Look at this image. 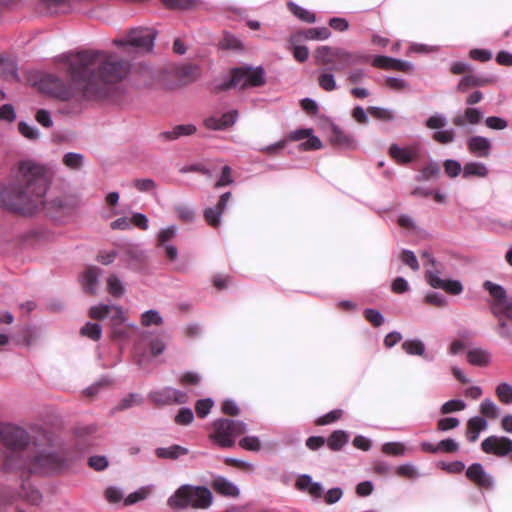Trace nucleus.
<instances>
[{
    "instance_id": "13d9d810",
    "label": "nucleus",
    "mask_w": 512,
    "mask_h": 512,
    "mask_svg": "<svg viewBox=\"0 0 512 512\" xmlns=\"http://www.w3.org/2000/svg\"><path fill=\"white\" fill-rule=\"evenodd\" d=\"M440 167L437 163L431 162L427 164L421 171V176L419 180H429L432 177H435L439 174Z\"/></svg>"
},
{
    "instance_id": "49530a36",
    "label": "nucleus",
    "mask_w": 512,
    "mask_h": 512,
    "mask_svg": "<svg viewBox=\"0 0 512 512\" xmlns=\"http://www.w3.org/2000/svg\"><path fill=\"white\" fill-rule=\"evenodd\" d=\"M496 395L505 404L512 403V386L508 383H500L496 387Z\"/></svg>"
},
{
    "instance_id": "f03ea898",
    "label": "nucleus",
    "mask_w": 512,
    "mask_h": 512,
    "mask_svg": "<svg viewBox=\"0 0 512 512\" xmlns=\"http://www.w3.org/2000/svg\"><path fill=\"white\" fill-rule=\"evenodd\" d=\"M0 441L10 453L4 462V466L8 468L57 472L70 467L77 458L76 453L62 442L49 441L46 445L34 449L33 457L23 460L24 455H28L25 448L30 437L24 428L13 423H0Z\"/></svg>"
},
{
    "instance_id": "39448f33",
    "label": "nucleus",
    "mask_w": 512,
    "mask_h": 512,
    "mask_svg": "<svg viewBox=\"0 0 512 512\" xmlns=\"http://www.w3.org/2000/svg\"><path fill=\"white\" fill-rule=\"evenodd\" d=\"M265 83V72L262 67H240L231 72L228 81L220 83L217 88L227 90L230 88L244 89L258 87Z\"/></svg>"
},
{
    "instance_id": "f3484780",
    "label": "nucleus",
    "mask_w": 512,
    "mask_h": 512,
    "mask_svg": "<svg viewBox=\"0 0 512 512\" xmlns=\"http://www.w3.org/2000/svg\"><path fill=\"white\" fill-rule=\"evenodd\" d=\"M466 476L480 487L491 488L493 486V478L484 470L480 463L470 465L466 470Z\"/></svg>"
},
{
    "instance_id": "052dcab7",
    "label": "nucleus",
    "mask_w": 512,
    "mask_h": 512,
    "mask_svg": "<svg viewBox=\"0 0 512 512\" xmlns=\"http://www.w3.org/2000/svg\"><path fill=\"white\" fill-rule=\"evenodd\" d=\"M213 406V401L210 398L207 399H201L197 401L195 410L199 417H205L210 412L211 408Z\"/></svg>"
},
{
    "instance_id": "a18cd8bd",
    "label": "nucleus",
    "mask_w": 512,
    "mask_h": 512,
    "mask_svg": "<svg viewBox=\"0 0 512 512\" xmlns=\"http://www.w3.org/2000/svg\"><path fill=\"white\" fill-rule=\"evenodd\" d=\"M396 473L401 477L409 479H415L420 476L417 467L411 463H405L398 466L396 469Z\"/></svg>"
},
{
    "instance_id": "774afa93",
    "label": "nucleus",
    "mask_w": 512,
    "mask_h": 512,
    "mask_svg": "<svg viewBox=\"0 0 512 512\" xmlns=\"http://www.w3.org/2000/svg\"><path fill=\"white\" fill-rule=\"evenodd\" d=\"M343 495V491L341 488L335 487L329 489L324 495V500L327 504L331 505L338 502Z\"/></svg>"
},
{
    "instance_id": "0e129e2a",
    "label": "nucleus",
    "mask_w": 512,
    "mask_h": 512,
    "mask_svg": "<svg viewBox=\"0 0 512 512\" xmlns=\"http://www.w3.org/2000/svg\"><path fill=\"white\" fill-rule=\"evenodd\" d=\"M342 415H343V411L341 409H335V410L323 415L322 417H320L317 420V424L318 425H327V424L333 423L336 420L340 419L342 417Z\"/></svg>"
},
{
    "instance_id": "de8ad7c7",
    "label": "nucleus",
    "mask_w": 512,
    "mask_h": 512,
    "mask_svg": "<svg viewBox=\"0 0 512 512\" xmlns=\"http://www.w3.org/2000/svg\"><path fill=\"white\" fill-rule=\"evenodd\" d=\"M133 186L139 192H145V193L154 192L157 188V184L151 178L135 179L133 181Z\"/></svg>"
},
{
    "instance_id": "4be33fe9",
    "label": "nucleus",
    "mask_w": 512,
    "mask_h": 512,
    "mask_svg": "<svg viewBox=\"0 0 512 512\" xmlns=\"http://www.w3.org/2000/svg\"><path fill=\"white\" fill-rule=\"evenodd\" d=\"M483 113L478 108L468 107L462 114L453 118V124L457 127H464L467 124L477 125L481 122Z\"/></svg>"
},
{
    "instance_id": "f8f14e48",
    "label": "nucleus",
    "mask_w": 512,
    "mask_h": 512,
    "mask_svg": "<svg viewBox=\"0 0 512 512\" xmlns=\"http://www.w3.org/2000/svg\"><path fill=\"white\" fill-rule=\"evenodd\" d=\"M481 449L487 454L498 457L510 455L512 458V440L504 436L492 435L487 437L482 441Z\"/></svg>"
},
{
    "instance_id": "bb28decb",
    "label": "nucleus",
    "mask_w": 512,
    "mask_h": 512,
    "mask_svg": "<svg viewBox=\"0 0 512 512\" xmlns=\"http://www.w3.org/2000/svg\"><path fill=\"white\" fill-rule=\"evenodd\" d=\"M188 449L180 445H171L169 447H160L155 450V454L163 459H178L188 454Z\"/></svg>"
},
{
    "instance_id": "f704fd0d",
    "label": "nucleus",
    "mask_w": 512,
    "mask_h": 512,
    "mask_svg": "<svg viewBox=\"0 0 512 512\" xmlns=\"http://www.w3.org/2000/svg\"><path fill=\"white\" fill-rule=\"evenodd\" d=\"M288 7L290 9V11L297 17L299 18L300 20L304 21V22H307V23H314L316 21V17H315V14L302 8L301 6L293 3V2H289L288 3Z\"/></svg>"
},
{
    "instance_id": "4c0bfd02",
    "label": "nucleus",
    "mask_w": 512,
    "mask_h": 512,
    "mask_svg": "<svg viewBox=\"0 0 512 512\" xmlns=\"http://www.w3.org/2000/svg\"><path fill=\"white\" fill-rule=\"evenodd\" d=\"M318 84L325 91H334L337 84L331 71L325 70L318 76Z\"/></svg>"
},
{
    "instance_id": "c756f323",
    "label": "nucleus",
    "mask_w": 512,
    "mask_h": 512,
    "mask_svg": "<svg viewBox=\"0 0 512 512\" xmlns=\"http://www.w3.org/2000/svg\"><path fill=\"white\" fill-rule=\"evenodd\" d=\"M402 349L409 355L422 356L427 360H432L431 357L425 354V345L419 339L406 340L402 343Z\"/></svg>"
},
{
    "instance_id": "423d86ee",
    "label": "nucleus",
    "mask_w": 512,
    "mask_h": 512,
    "mask_svg": "<svg viewBox=\"0 0 512 512\" xmlns=\"http://www.w3.org/2000/svg\"><path fill=\"white\" fill-rule=\"evenodd\" d=\"M214 431L210 438L220 447H231L235 439L246 432L247 425L241 421L218 419L213 423Z\"/></svg>"
},
{
    "instance_id": "412c9836",
    "label": "nucleus",
    "mask_w": 512,
    "mask_h": 512,
    "mask_svg": "<svg viewBox=\"0 0 512 512\" xmlns=\"http://www.w3.org/2000/svg\"><path fill=\"white\" fill-rule=\"evenodd\" d=\"M390 156L399 164H407L412 162L418 155L416 147L402 148L396 144H392L389 148Z\"/></svg>"
},
{
    "instance_id": "ddd939ff",
    "label": "nucleus",
    "mask_w": 512,
    "mask_h": 512,
    "mask_svg": "<svg viewBox=\"0 0 512 512\" xmlns=\"http://www.w3.org/2000/svg\"><path fill=\"white\" fill-rule=\"evenodd\" d=\"M238 117L237 110H230L222 115L213 114L206 117L203 124L209 130L221 131L232 127L238 120Z\"/></svg>"
},
{
    "instance_id": "c85d7f7f",
    "label": "nucleus",
    "mask_w": 512,
    "mask_h": 512,
    "mask_svg": "<svg viewBox=\"0 0 512 512\" xmlns=\"http://www.w3.org/2000/svg\"><path fill=\"white\" fill-rule=\"evenodd\" d=\"M213 486L215 490L222 495L230 497H237L239 495L238 487L225 478L220 477L215 479Z\"/></svg>"
},
{
    "instance_id": "6e6552de",
    "label": "nucleus",
    "mask_w": 512,
    "mask_h": 512,
    "mask_svg": "<svg viewBox=\"0 0 512 512\" xmlns=\"http://www.w3.org/2000/svg\"><path fill=\"white\" fill-rule=\"evenodd\" d=\"M484 287L493 298L491 304L493 314L499 320L510 319L512 321V302L508 301L504 288L490 281H486Z\"/></svg>"
},
{
    "instance_id": "6e6d98bb",
    "label": "nucleus",
    "mask_w": 512,
    "mask_h": 512,
    "mask_svg": "<svg viewBox=\"0 0 512 512\" xmlns=\"http://www.w3.org/2000/svg\"><path fill=\"white\" fill-rule=\"evenodd\" d=\"M175 212L178 217L185 222H192L195 217L194 210L187 205H177L175 206Z\"/></svg>"
},
{
    "instance_id": "e2e57ef3",
    "label": "nucleus",
    "mask_w": 512,
    "mask_h": 512,
    "mask_svg": "<svg viewBox=\"0 0 512 512\" xmlns=\"http://www.w3.org/2000/svg\"><path fill=\"white\" fill-rule=\"evenodd\" d=\"M194 419V415L191 409L182 408L179 410L178 414L175 417V421L179 425H188Z\"/></svg>"
},
{
    "instance_id": "e433bc0d",
    "label": "nucleus",
    "mask_w": 512,
    "mask_h": 512,
    "mask_svg": "<svg viewBox=\"0 0 512 512\" xmlns=\"http://www.w3.org/2000/svg\"><path fill=\"white\" fill-rule=\"evenodd\" d=\"M107 289L114 297H121L125 292L122 281L116 275H110L107 278Z\"/></svg>"
},
{
    "instance_id": "a19ab883",
    "label": "nucleus",
    "mask_w": 512,
    "mask_h": 512,
    "mask_svg": "<svg viewBox=\"0 0 512 512\" xmlns=\"http://www.w3.org/2000/svg\"><path fill=\"white\" fill-rule=\"evenodd\" d=\"M368 113L371 116L383 121H392L395 119L394 111L387 108L371 106L368 108Z\"/></svg>"
},
{
    "instance_id": "bf43d9fd",
    "label": "nucleus",
    "mask_w": 512,
    "mask_h": 512,
    "mask_svg": "<svg viewBox=\"0 0 512 512\" xmlns=\"http://www.w3.org/2000/svg\"><path fill=\"white\" fill-rule=\"evenodd\" d=\"M19 132L28 139H36L39 137V131L35 126H31L27 123L20 122L18 124Z\"/></svg>"
},
{
    "instance_id": "20e7f679",
    "label": "nucleus",
    "mask_w": 512,
    "mask_h": 512,
    "mask_svg": "<svg viewBox=\"0 0 512 512\" xmlns=\"http://www.w3.org/2000/svg\"><path fill=\"white\" fill-rule=\"evenodd\" d=\"M212 493L206 487L182 485L168 498V505L174 509L186 507L208 508L212 503Z\"/></svg>"
},
{
    "instance_id": "8fccbe9b",
    "label": "nucleus",
    "mask_w": 512,
    "mask_h": 512,
    "mask_svg": "<svg viewBox=\"0 0 512 512\" xmlns=\"http://www.w3.org/2000/svg\"><path fill=\"white\" fill-rule=\"evenodd\" d=\"M465 407H466V404L464 401L454 399V400H449V401L445 402L441 406L440 411L442 414H450L453 412L462 411L465 409Z\"/></svg>"
},
{
    "instance_id": "58836bf2",
    "label": "nucleus",
    "mask_w": 512,
    "mask_h": 512,
    "mask_svg": "<svg viewBox=\"0 0 512 512\" xmlns=\"http://www.w3.org/2000/svg\"><path fill=\"white\" fill-rule=\"evenodd\" d=\"M479 410L481 414L490 419H496L500 414L499 407L490 399L483 400Z\"/></svg>"
},
{
    "instance_id": "1a4fd4ad",
    "label": "nucleus",
    "mask_w": 512,
    "mask_h": 512,
    "mask_svg": "<svg viewBox=\"0 0 512 512\" xmlns=\"http://www.w3.org/2000/svg\"><path fill=\"white\" fill-rule=\"evenodd\" d=\"M89 315L91 318L97 320L109 318L113 328V334L118 337L125 336L123 329L118 328V326L122 325L126 320L121 307L99 304L90 308Z\"/></svg>"
},
{
    "instance_id": "69168bd1",
    "label": "nucleus",
    "mask_w": 512,
    "mask_h": 512,
    "mask_svg": "<svg viewBox=\"0 0 512 512\" xmlns=\"http://www.w3.org/2000/svg\"><path fill=\"white\" fill-rule=\"evenodd\" d=\"M300 147L303 150H317V149L322 148V142L317 136L313 135V132H312L310 134V136L306 137V141L303 142L300 145Z\"/></svg>"
},
{
    "instance_id": "680f3d73",
    "label": "nucleus",
    "mask_w": 512,
    "mask_h": 512,
    "mask_svg": "<svg viewBox=\"0 0 512 512\" xmlns=\"http://www.w3.org/2000/svg\"><path fill=\"white\" fill-rule=\"evenodd\" d=\"M425 301L437 307H444L447 305V298L438 292H430L425 296Z\"/></svg>"
},
{
    "instance_id": "2f4dec72",
    "label": "nucleus",
    "mask_w": 512,
    "mask_h": 512,
    "mask_svg": "<svg viewBox=\"0 0 512 512\" xmlns=\"http://www.w3.org/2000/svg\"><path fill=\"white\" fill-rule=\"evenodd\" d=\"M195 132L196 127L193 124H182L174 127L171 131L163 133V135L170 140H174L181 136L192 135Z\"/></svg>"
},
{
    "instance_id": "393cba45",
    "label": "nucleus",
    "mask_w": 512,
    "mask_h": 512,
    "mask_svg": "<svg viewBox=\"0 0 512 512\" xmlns=\"http://www.w3.org/2000/svg\"><path fill=\"white\" fill-rule=\"evenodd\" d=\"M489 174L488 167L482 163L477 161L467 162L463 167V178H486Z\"/></svg>"
},
{
    "instance_id": "4d7b16f0",
    "label": "nucleus",
    "mask_w": 512,
    "mask_h": 512,
    "mask_svg": "<svg viewBox=\"0 0 512 512\" xmlns=\"http://www.w3.org/2000/svg\"><path fill=\"white\" fill-rule=\"evenodd\" d=\"M485 125L492 130H504L508 127V122L504 118L490 116L485 119Z\"/></svg>"
},
{
    "instance_id": "b1692460",
    "label": "nucleus",
    "mask_w": 512,
    "mask_h": 512,
    "mask_svg": "<svg viewBox=\"0 0 512 512\" xmlns=\"http://www.w3.org/2000/svg\"><path fill=\"white\" fill-rule=\"evenodd\" d=\"M487 427L488 422L482 417L476 416L469 419L467 423V439L470 442H475L478 439L480 432L486 430Z\"/></svg>"
},
{
    "instance_id": "aec40b11",
    "label": "nucleus",
    "mask_w": 512,
    "mask_h": 512,
    "mask_svg": "<svg viewBox=\"0 0 512 512\" xmlns=\"http://www.w3.org/2000/svg\"><path fill=\"white\" fill-rule=\"evenodd\" d=\"M468 150L478 157H488L491 150V142L483 136H472L467 140Z\"/></svg>"
},
{
    "instance_id": "6ab92c4d",
    "label": "nucleus",
    "mask_w": 512,
    "mask_h": 512,
    "mask_svg": "<svg viewBox=\"0 0 512 512\" xmlns=\"http://www.w3.org/2000/svg\"><path fill=\"white\" fill-rule=\"evenodd\" d=\"M329 141L331 144L341 149H353L356 146L354 138L346 134L336 125L331 126Z\"/></svg>"
},
{
    "instance_id": "c03bdc74",
    "label": "nucleus",
    "mask_w": 512,
    "mask_h": 512,
    "mask_svg": "<svg viewBox=\"0 0 512 512\" xmlns=\"http://www.w3.org/2000/svg\"><path fill=\"white\" fill-rule=\"evenodd\" d=\"M177 235V227L175 225L168 226L167 228L161 229L157 236V241L159 246H164L169 244L168 242L172 240Z\"/></svg>"
},
{
    "instance_id": "cd10ccee",
    "label": "nucleus",
    "mask_w": 512,
    "mask_h": 512,
    "mask_svg": "<svg viewBox=\"0 0 512 512\" xmlns=\"http://www.w3.org/2000/svg\"><path fill=\"white\" fill-rule=\"evenodd\" d=\"M20 498L32 506H38L43 501V496L39 490L26 483L22 485Z\"/></svg>"
},
{
    "instance_id": "9d476101",
    "label": "nucleus",
    "mask_w": 512,
    "mask_h": 512,
    "mask_svg": "<svg viewBox=\"0 0 512 512\" xmlns=\"http://www.w3.org/2000/svg\"><path fill=\"white\" fill-rule=\"evenodd\" d=\"M156 31L151 28L132 29L125 39L115 41L119 46H133L141 52H149L153 49Z\"/></svg>"
},
{
    "instance_id": "9b49d317",
    "label": "nucleus",
    "mask_w": 512,
    "mask_h": 512,
    "mask_svg": "<svg viewBox=\"0 0 512 512\" xmlns=\"http://www.w3.org/2000/svg\"><path fill=\"white\" fill-rule=\"evenodd\" d=\"M447 125V118L444 114L434 113L425 121V126L433 133V140L440 144H449L455 140L456 133L454 129H443Z\"/></svg>"
},
{
    "instance_id": "864d4df0",
    "label": "nucleus",
    "mask_w": 512,
    "mask_h": 512,
    "mask_svg": "<svg viewBox=\"0 0 512 512\" xmlns=\"http://www.w3.org/2000/svg\"><path fill=\"white\" fill-rule=\"evenodd\" d=\"M142 403V397L139 394L132 393L121 399L118 409L124 410Z\"/></svg>"
},
{
    "instance_id": "f257e3e1",
    "label": "nucleus",
    "mask_w": 512,
    "mask_h": 512,
    "mask_svg": "<svg viewBox=\"0 0 512 512\" xmlns=\"http://www.w3.org/2000/svg\"><path fill=\"white\" fill-rule=\"evenodd\" d=\"M67 65L69 84L54 75L42 80L43 89L60 100L84 98L98 100L105 98L110 86L122 80L129 70L124 61L114 55L104 56L99 51H82L63 56Z\"/></svg>"
},
{
    "instance_id": "2eb2a0df",
    "label": "nucleus",
    "mask_w": 512,
    "mask_h": 512,
    "mask_svg": "<svg viewBox=\"0 0 512 512\" xmlns=\"http://www.w3.org/2000/svg\"><path fill=\"white\" fill-rule=\"evenodd\" d=\"M426 280L433 288L443 289L453 295H458L463 291V286L458 280L441 279L437 271L427 270Z\"/></svg>"
},
{
    "instance_id": "338daca9",
    "label": "nucleus",
    "mask_w": 512,
    "mask_h": 512,
    "mask_svg": "<svg viewBox=\"0 0 512 512\" xmlns=\"http://www.w3.org/2000/svg\"><path fill=\"white\" fill-rule=\"evenodd\" d=\"M364 315H365V318L376 327H378L384 323L383 315L377 310L366 309L364 312Z\"/></svg>"
},
{
    "instance_id": "dca6fc26",
    "label": "nucleus",
    "mask_w": 512,
    "mask_h": 512,
    "mask_svg": "<svg viewBox=\"0 0 512 512\" xmlns=\"http://www.w3.org/2000/svg\"><path fill=\"white\" fill-rule=\"evenodd\" d=\"M230 197L231 193L225 192L220 196V199L215 207H209L205 209L204 218L210 226L218 227L220 225L221 216L227 208Z\"/></svg>"
},
{
    "instance_id": "09e8293b",
    "label": "nucleus",
    "mask_w": 512,
    "mask_h": 512,
    "mask_svg": "<svg viewBox=\"0 0 512 512\" xmlns=\"http://www.w3.org/2000/svg\"><path fill=\"white\" fill-rule=\"evenodd\" d=\"M443 167L446 175L449 176L450 178H455L461 172L463 173V168L461 167V164L453 159L445 160Z\"/></svg>"
},
{
    "instance_id": "603ef678",
    "label": "nucleus",
    "mask_w": 512,
    "mask_h": 512,
    "mask_svg": "<svg viewBox=\"0 0 512 512\" xmlns=\"http://www.w3.org/2000/svg\"><path fill=\"white\" fill-rule=\"evenodd\" d=\"M239 445L241 448L249 451H259L261 449V442L256 436H247L242 438L239 441Z\"/></svg>"
},
{
    "instance_id": "5701e85b",
    "label": "nucleus",
    "mask_w": 512,
    "mask_h": 512,
    "mask_svg": "<svg viewBox=\"0 0 512 512\" xmlns=\"http://www.w3.org/2000/svg\"><path fill=\"white\" fill-rule=\"evenodd\" d=\"M101 270L98 267L91 266L87 268L81 277L82 287L86 293L95 294L98 288V278Z\"/></svg>"
},
{
    "instance_id": "a211bd4d",
    "label": "nucleus",
    "mask_w": 512,
    "mask_h": 512,
    "mask_svg": "<svg viewBox=\"0 0 512 512\" xmlns=\"http://www.w3.org/2000/svg\"><path fill=\"white\" fill-rule=\"evenodd\" d=\"M295 486L298 490L307 492L315 499L321 498L324 493L323 486L319 482H314L308 474L298 476Z\"/></svg>"
},
{
    "instance_id": "7c9ffc66",
    "label": "nucleus",
    "mask_w": 512,
    "mask_h": 512,
    "mask_svg": "<svg viewBox=\"0 0 512 512\" xmlns=\"http://www.w3.org/2000/svg\"><path fill=\"white\" fill-rule=\"evenodd\" d=\"M349 436L343 430L334 431L327 440V445L331 450H340L347 442Z\"/></svg>"
},
{
    "instance_id": "a878e982",
    "label": "nucleus",
    "mask_w": 512,
    "mask_h": 512,
    "mask_svg": "<svg viewBox=\"0 0 512 512\" xmlns=\"http://www.w3.org/2000/svg\"><path fill=\"white\" fill-rule=\"evenodd\" d=\"M467 360L475 366H487L491 363V354L482 348H473L467 353Z\"/></svg>"
},
{
    "instance_id": "7ed1b4c3",
    "label": "nucleus",
    "mask_w": 512,
    "mask_h": 512,
    "mask_svg": "<svg viewBox=\"0 0 512 512\" xmlns=\"http://www.w3.org/2000/svg\"><path fill=\"white\" fill-rule=\"evenodd\" d=\"M54 169L31 160L21 161L10 183L0 184V207L22 215L46 209L44 196Z\"/></svg>"
},
{
    "instance_id": "ea45409f",
    "label": "nucleus",
    "mask_w": 512,
    "mask_h": 512,
    "mask_svg": "<svg viewBox=\"0 0 512 512\" xmlns=\"http://www.w3.org/2000/svg\"><path fill=\"white\" fill-rule=\"evenodd\" d=\"M151 490H152V487L151 486H145V487H141L139 488L137 491L129 494L125 499H124V504L125 505H132V504H135L141 500H144L146 499L149 494L151 493Z\"/></svg>"
},
{
    "instance_id": "473e14b6",
    "label": "nucleus",
    "mask_w": 512,
    "mask_h": 512,
    "mask_svg": "<svg viewBox=\"0 0 512 512\" xmlns=\"http://www.w3.org/2000/svg\"><path fill=\"white\" fill-rule=\"evenodd\" d=\"M301 36L306 40H326L331 36V32L326 27H316L304 30Z\"/></svg>"
},
{
    "instance_id": "37998d69",
    "label": "nucleus",
    "mask_w": 512,
    "mask_h": 512,
    "mask_svg": "<svg viewBox=\"0 0 512 512\" xmlns=\"http://www.w3.org/2000/svg\"><path fill=\"white\" fill-rule=\"evenodd\" d=\"M80 332L83 336L92 340H99L102 334V328L97 323L88 322L81 328Z\"/></svg>"
},
{
    "instance_id": "c9c22d12",
    "label": "nucleus",
    "mask_w": 512,
    "mask_h": 512,
    "mask_svg": "<svg viewBox=\"0 0 512 512\" xmlns=\"http://www.w3.org/2000/svg\"><path fill=\"white\" fill-rule=\"evenodd\" d=\"M484 79L481 77H478L476 75H466L461 78V80L458 83L457 89L461 92L467 91L470 87H476L481 86L484 84Z\"/></svg>"
},
{
    "instance_id": "0eeeda50",
    "label": "nucleus",
    "mask_w": 512,
    "mask_h": 512,
    "mask_svg": "<svg viewBox=\"0 0 512 512\" xmlns=\"http://www.w3.org/2000/svg\"><path fill=\"white\" fill-rule=\"evenodd\" d=\"M317 63L329 65L330 70L340 71L357 62V57L349 51L330 46H320L315 51Z\"/></svg>"
},
{
    "instance_id": "3c124183",
    "label": "nucleus",
    "mask_w": 512,
    "mask_h": 512,
    "mask_svg": "<svg viewBox=\"0 0 512 512\" xmlns=\"http://www.w3.org/2000/svg\"><path fill=\"white\" fill-rule=\"evenodd\" d=\"M382 452L388 455L400 456L405 453V446L400 442H386L382 446Z\"/></svg>"
},
{
    "instance_id": "4468645a",
    "label": "nucleus",
    "mask_w": 512,
    "mask_h": 512,
    "mask_svg": "<svg viewBox=\"0 0 512 512\" xmlns=\"http://www.w3.org/2000/svg\"><path fill=\"white\" fill-rule=\"evenodd\" d=\"M149 398L154 403L161 405L172 403L182 404L187 401V394L171 387H164L150 392Z\"/></svg>"
},
{
    "instance_id": "5fc2aeb1",
    "label": "nucleus",
    "mask_w": 512,
    "mask_h": 512,
    "mask_svg": "<svg viewBox=\"0 0 512 512\" xmlns=\"http://www.w3.org/2000/svg\"><path fill=\"white\" fill-rule=\"evenodd\" d=\"M400 260L414 271H417L420 268L415 254L410 250H402Z\"/></svg>"
},
{
    "instance_id": "72a5a7b5",
    "label": "nucleus",
    "mask_w": 512,
    "mask_h": 512,
    "mask_svg": "<svg viewBox=\"0 0 512 512\" xmlns=\"http://www.w3.org/2000/svg\"><path fill=\"white\" fill-rule=\"evenodd\" d=\"M62 162L71 170H79L84 164V156L80 153L69 152L63 156Z\"/></svg>"
},
{
    "instance_id": "79ce46f5",
    "label": "nucleus",
    "mask_w": 512,
    "mask_h": 512,
    "mask_svg": "<svg viewBox=\"0 0 512 512\" xmlns=\"http://www.w3.org/2000/svg\"><path fill=\"white\" fill-rule=\"evenodd\" d=\"M163 322L161 315L157 310H148L141 315V324L143 326L161 325Z\"/></svg>"
}]
</instances>
